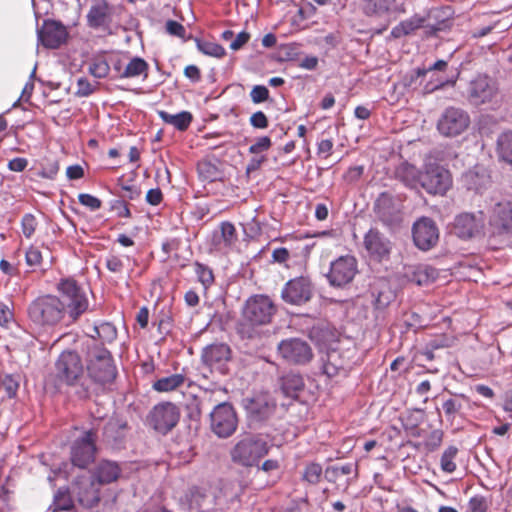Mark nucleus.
I'll list each match as a JSON object with an SVG mask.
<instances>
[{"mask_svg":"<svg viewBox=\"0 0 512 512\" xmlns=\"http://www.w3.org/2000/svg\"><path fill=\"white\" fill-rule=\"evenodd\" d=\"M27 315L35 329L47 330L63 321L66 316L65 304L55 295L39 296L29 304Z\"/></svg>","mask_w":512,"mask_h":512,"instance_id":"obj_1","label":"nucleus"},{"mask_svg":"<svg viewBox=\"0 0 512 512\" xmlns=\"http://www.w3.org/2000/svg\"><path fill=\"white\" fill-rule=\"evenodd\" d=\"M269 451L267 442L260 436L248 435L239 440L231 451L232 460L243 466H253Z\"/></svg>","mask_w":512,"mask_h":512,"instance_id":"obj_2","label":"nucleus"},{"mask_svg":"<svg viewBox=\"0 0 512 512\" xmlns=\"http://www.w3.org/2000/svg\"><path fill=\"white\" fill-rule=\"evenodd\" d=\"M65 304L66 314L72 321H76L89 307L85 291L74 280H62L58 285Z\"/></svg>","mask_w":512,"mask_h":512,"instance_id":"obj_3","label":"nucleus"},{"mask_svg":"<svg viewBox=\"0 0 512 512\" xmlns=\"http://www.w3.org/2000/svg\"><path fill=\"white\" fill-rule=\"evenodd\" d=\"M276 307L273 301L265 295L250 297L243 310V318L251 325H266L271 322Z\"/></svg>","mask_w":512,"mask_h":512,"instance_id":"obj_4","label":"nucleus"},{"mask_svg":"<svg viewBox=\"0 0 512 512\" xmlns=\"http://www.w3.org/2000/svg\"><path fill=\"white\" fill-rule=\"evenodd\" d=\"M470 122L468 112L451 106L446 108L439 117L437 129L445 137H456L468 129Z\"/></svg>","mask_w":512,"mask_h":512,"instance_id":"obj_5","label":"nucleus"},{"mask_svg":"<svg viewBox=\"0 0 512 512\" xmlns=\"http://www.w3.org/2000/svg\"><path fill=\"white\" fill-rule=\"evenodd\" d=\"M238 419L231 404L223 402L210 413V428L219 438L230 437L237 429Z\"/></svg>","mask_w":512,"mask_h":512,"instance_id":"obj_6","label":"nucleus"},{"mask_svg":"<svg viewBox=\"0 0 512 512\" xmlns=\"http://www.w3.org/2000/svg\"><path fill=\"white\" fill-rule=\"evenodd\" d=\"M57 377L68 385L80 384L85 376L80 356L74 351H64L56 362Z\"/></svg>","mask_w":512,"mask_h":512,"instance_id":"obj_7","label":"nucleus"},{"mask_svg":"<svg viewBox=\"0 0 512 512\" xmlns=\"http://www.w3.org/2000/svg\"><path fill=\"white\" fill-rule=\"evenodd\" d=\"M452 186L450 172L438 164H427L422 172V188L429 194L444 195Z\"/></svg>","mask_w":512,"mask_h":512,"instance_id":"obj_8","label":"nucleus"},{"mask_svg":"<svg viewBox=\"0 0 512 512\" xmlns=\"http://www.w3.org/2000/svg\"><path fill=\"white\" fill-rule=\"evenodd\" d=\"M489 225L498 234H512V199H493L488 210Z\"/></svg>","mask_w":512,"mask_h":512,"instance_id":"obj_9","label":"nucleus"},{"mask_svg":"<svg viewBox=\"0 0 512 512\" xmlns=\"http://www.w3.org/2000/svg\"><path fill=\"white\" fill-rule=\"evenodd\" d=\"M180 419L179 408L171 402L155 405L148 415L149 424L157 432L166 434L171 431Z\"/></svg>","mask_w":512,"mask_h":512,"instance_id":"obj_10","label":"nucleus"},{"mask_svg":"<svg viewBox=\"0 0 512 512\" xmlns=\"http://www.w3.org/2000/svg\"><path fill=\"white\" fill-rule=\"evenodd\" d=\"M87 370L91 378L103 384L110 383L116 377L111 354L105 348H98L91 354Z\"/></svg>","mask_w":512,"mask_h":512,"instance_id":"obj_11","label":"nucleus"},{"mask_svg":"<svg viewBox=\"0 0 512 512\" xmlns=\"http://www.w3.org/2000/svg\"><path fill=\"white\" fill-rule=\"evenodd\" d=\"M467 97L476 106L491 103L498 97L497 83L486 75H479L469 83Z\"/></svg>","mask_w":512,"mask_h":512,"instance_id":"obj_12","label":"nucleus"},{"mask_svg":"<svg viewBox=\"0 0 512 512\" xmlns=\"http://www.w3.org/2000/svg\"><path fill=\"white\" fill-rule=\"evenodd\" d=\"M357 272L355 257L340 256L331 263L327 279L332 286L344 287L354 279Z\"/></svg>","mask_w":512,"mask_h":512,"instance_id":"obj_13","label":"nucleus"},{"mask_svg":"<svg viewBox=\"0 0 512 512\" xmlns=\"http://www.w3.org/2000/svg\"><path fill=\"white\" fill-rule=\"evenodd\" d=\"M485 227V215L482 211L464 212L455 217L454 233L461 239L480 235Z\"/></svg>","mask_w":512,"mask_h":512,"instance_id":"obj_14","label":"nucleus"},{"mask_svg":"<svg viewBox=\"0 0 512 512\" xmlns=\"http://www.w3.org/2000/svg\"><path fill=\"white\" fill-rule=\"evenodd\" d=\"M95 440V433L89 430L81 438L74 441L71 447V461L74 466L85 468L94 460Z\"/></svg>","mask_w":512,"mask_h":512,"instance_id":"obj_15","label":"nucleus"},{"mask_svg":"<svg viewBox=\"0 0 512 512\" xmlns=\"http://www.w3.org/2000/svg\"><path fill=\"white\" fill-rule=\"evenodd\" d=\"M101 485L91 475H83L74 483V493L78 502L85 508H93L100 501Z\"/></svg>","mask_w":512,"mask_h":512,"instance_id":"obj_16","label":"nucleus"},{"mask_svg":"<svg viewBox=\"0 0 512 512\" xmlns=\"http://www.w3.org/2000/svg\"><path fill=\"white\" fill-rule=\"evenodd\" d=\"M412 235L415 245L423 251L434 247L439 240V230L435 222L427 217L414 223Z\"/></svg>","mask_w":512,"mask_h":512,"instance_id":"obj_17","label":"nucleus"},{"mask_svg":"<svg viewBox=\"0 0 512 512\" xmlns=\"http://www.w3.org/2000/svg\"><path fill=\"white\" fill-rule=\"evenodd\" d=\"M282 299L292 305H302L312 296V285L308 278L297 277L289 280L281 293Z\"/></svg>","mask_w":512,"mask_h":512,"instance_id":"obj_18","label":"nucleus"},{"mask_svg":"<svg viewBox=\"0 0 512 512\" xmlns=\"http://www.w3.org/2000/svg\"><path fill=\"white\" fill-rule=\"evenodd\" d=\"M278 351L290 363L305 364L312 358L309 344L298 338L283 340L278 345Z\"/></svg>","mask_w":512,"mask_h":512,"instance_id":"obj_19","label":"nucleus"},{"mask_svg":"<svg viewBox=\"0 0 512 512\" xmlns=\"http://www.w3.org/2000/svg\"><path fill=\"white\" fill-rule=\"evenodd\" d=\"M68 33L66 27L60 22L47 20L38 31V37L42 44L47 48H58L67 39Z\"/></svg>","mask_w":512,"mask_h":512,"instance_id":"obj_20","label":"nucleus"},{"mask_svg":"<svg viewBox=\"0 0 512 512\" xmlns=\"http://www.w3.org/2000/svg\"><path fill=\"white\" fill-rule=\"evenodd\" d=\"M113 6L107 0H93L87 13V24L97 29L104 28L112 22Z\"/></svg>","mask_w":512,"mask_h":512,"instance_id":"obj_21","label":"nucleus"},{"mask_svg":"<svg viewBox=\"0 0 512 512\" xmlns=\"http://www.w3.org/2000/svg\"><path fill=\"white\" fill-rule=\"evenodd\" d=\"M231 351L228 345L224 343L211 344L204 348L202 352V361L211 368L224 373V366L229 361Z\"/></svg>","mask_w":512,"mask_h":512,"instance_id":"obj_22","label":"nucleus"},{"mask_svg":"<svg viewBox=\"0 0 512 512\" xmlns=\"http://www.w3.org/2000/svg\"><path fill=\"white\" fill-rule=\"evenodd\" d=\"M245 409L252 421H263L273 414L275 404L267 395H259L246 399Z\"/></svg>","mask_w":512,"mask_h":512,"instance_id":"obj_23","label":"nucleus"},{"mask_svg":"<svg viewBox=\"0 0 512 512\" xmlns=\"http://www.w3.org/2000/svg\"><path fill=\"white\" fill-rule=\"evenodd\" d=\"M238 240L235 226L230 222H223L220 229L212 236V248L221 253H228Z\"/></svg>","mask_w":512,"mask_h":512,"instance_id":"obj_24","label":"nucleus"},{"mask_svg":"<svg viewBox=\"0 0 512 512\" xmlns=\"http://www.w3.org/2000/svg\"><path fill=\"white\" fill-rule=\"evenodd\" d=\"M364 246L372 257L379 260L387 256L391 249L390 241L382 233L373 228L366 233Z\"/></svg>","mask_w":512,"mask_h":512,"instance_id":"obj_25","label":"nucleus"},{"mask_svg":"<svg viewBox=\"0 0 512 512\" xmlns=\"http://www.w3.org/2000/svg\"><path fill=\"white\" fill-rule=\"evenodd\" d=\"M361 12L371 18H381L396 10L395 0H359Z\"/></svg>","mask_w":512,"mask_h":512,"instance_id":"obj_26","label":"nucleus"},{"mask_svg":"<svg viewBox=\"0 0 512 512\" xmlns=\"http://www.w3.org/2000/svg\"><path fill=\"white\" fill-rule=\"evenodd\" d=\"M375 210L381 221L387 225L397 223L401 219L400 207L395 205L394 200L386 194L378 198Z\"/></svg>","mask_w":512,"mask_h":512,"instance_id":"obj_27","label":"nucleus"},{"mask_svg":"<svg viewBox=\"0 0 512 512\" xmlns=\"http://www.w3.org/2000/svg\"><path fill=\"white\" fill-rule=\"evenodd\" d=\"M121 474V468L118 463L110 460L100 461L91 475L100 484H110L115 482Z\"/></svg>","mask_w":512,"mask_h":512,"instance_id":"obj_28","label":"nucleus"},{"mask_svg":"<svg viewBox=\"0 0 512 512\" xmlns=\"http://www.w3.org/2000/svg\"><path fill=\"white\" fill-rule=\"evenodd\" d=\"M183 385L190 386L191 381L184 374L178 373L157 379L152 388L157 392H171Z\"/></svg>","mask_w":512,"mask_h":512,"instance_id":"obj_29","label":"nucleus"},{"mask_svg":"<svg viewBox=\"0 0 512 512\" xmlns=\"http://www.w3.org/2000/svg\"><path fill=\"white\" fill-rule=\"evenodd\" d=\"M395 174L397 179L408 187H422V172H420L414 165L402 163L397 167Z\"/></svg>","mask_w":512,"mask_h":512,"instance_id":"obj_30","label":"nucleus"},{"mask_svg":"<svg viewBox=\"0 0 512 512\" xmlns=\"http://www.w3.org/2000/svg\"><path fill=\"white\" fill-rule=\"evenodd\" d=\"M462 181L467 189L479 192L489 184L490 177L484 169H475L465 172Z\"/></svg>","mask_w":512,"mask_h":512,"instance_id":"obj_31","label":"nucleus"},{"mask_svg":"<svg viewBox=\"0 0 512 512\" xmlns=\"http://www.w3.org/2000/svg\"><path fill=\"white\" fill-rule=\"evenodd\" d=\"M158 115L165 123L174 126L180 131L186 130L192 121V115L187 111H182L177 114H170L166 111H158Z\"/></svg>","mask_w":512,"mask_h":512,"instance_id":"obj_32","label":"nucleus"},{"mask_svg":"<svg viewBox=\"0 0 512 512\" xmlns=\"http://www.w3.org/2000/svg\"><path fill=\"white\" fill-rule=\"evenodd\" d=\"M496 152L502 161L512 165V131H505L498 136Z\"/></svg>","mask_w":512,"mask_h":512,"instance_id":"obj_33","label":"nucleus"},{"mask_svg":"<svg viewBox=\"0 0 512 512\" xmlns=\"http://www.w3.org/2000/svg\"><path fill=\"white\" fill-rule=\"evenodd\" d=\"M281 387L286 396L295 398L304 388V381L300 375L289 373L282 378Z\"/></svg>","mask_w":512,"mask_h":512,"instance_id":"obj_34","label":"nucleus"},{"mask_svg":"<svg viewBox=\"0 0 512 512\" xmlns=\"http://www.w3.org/2000/svg\"><path fill=\"white\" fill-rule=\"evenodd\" d=\"M147 71V62L140 57H134L129 61V63L125 64L123 72L120 74V77L134 78L140 75H144V77H147Z\"/></svg>","mask_w":512,"mask_h":512,"instance_id":"obj_35","label":"nucleus"},{"mask_svg":"<svg viewBox=\"0 0 512 512\" xmlns=\"http://www.w3.org/2000/svg\"><path fill=\"white\" fill-rule=\"evenodd\" d=\"M354 473L357 475V464L346 463L343 465H332L325 469L324 477L327 481L335 483L341 476L350 475Z\"/></svg>","mask_w":512,"mask_h":512,"instance_id":"obj_36","label":"nucleus"},{"mask_svg":"<svg viewBox=\"0 0 512 512\" xmlns=\"http://www.w3.org/2000/svg\"><path fill=\"white\" fill-rule=\"evenodd\" d=\"M464 401H468V398L464 394L456 395L454 398H449L444 401L442 408L447 420H454L456 414L462 409Z\"/></svg>","mask_w":512,"mask_h":512,"instance_id":"obj_37","label":"nucleus"},{"mask_svg":"<svg viewBox=\"0 0 512 512\" xmlns=\"http://www.w3.org/2000/svg\"><path fill=\"white\" fill-rule=\"evenodd\" d=\"M197 171L199 174V177L203 181L207 182H213L221 177V172L218 169L217 165L212 163L211 161H201L197 165Z\"/></svg>","mask_w":512,"mask_h":512,"instance_id":"obj_38","label":"nucleus"},{"mask_svg":"<svg viewBox=\"0 0 512 512\" xmlns=\"http://www.w3.org/2000/svg\"><path fill=\"white\" fill-rule=\"evenodd\" d=\"M72 506L73 502L69 492L65 489H59L54 495V500L49 510L51 512L68 511Z\"/></svg>","mask_w":512,"mask_h":512,"instance_id":"obj_39","label":"nucleus"},{"mask_svg":"<svg viewBox=\"0 0 512 512\" xmlns=\"http://www.w3.org/2000/svg\"><path fill=\"white\" fill-rule=\"evenodd\" d=\"M437 277V270L428 265H420L416 268L412 281L418 285H426Z\"/></svg>","mask_w":512,"mask_h":512,"instance_id":"obj_40","label":"nucleus"},{"mask_svg":"<svg viewBox=\"0 0 512 512\" xmlns=\"http://www.w3.org/2000/svg\"><path fill=\"white\" fill-rule=\"evenodd\" d=\"M93 332L94 334H92L91 337H98L104 342H112L117 336L116 328L109 322H103L100 325H95L93 327Z\"/></svg>","mask_w":512,"mask_h":512,"instance_id":"obj_41","label":"nucleus"},{"mask_svg":"<svg viewBox=\"0 0 512 512\" xmlns=\"http://www.w3.org/2000/svg\"><path fill=\"white\" fill-rule=\"evenodd\" d=\"M186 499L189 503L190 512L202 511L201 507L206 499V495L202 489L198 487H192L186 494Z\"/></svg>","mask_w":512,"mask_h":512,"instance_id":"obj_42","label":"nucleus"},{"mask_svg":"<svg viewBox=\"0 0 512 512\" xmlns=\"http://www.w3.org/2000/svg\"><path fill=\"white\" fill-rule=\"evenodd\" d=\"M88 70L95 78H105L109 73L110 66L104 57L99 56L92 60Z\"/></svg>","mask_w":512,"mask_h":512,"instance_id":"obj_43","label":"nucleus"},{"mask_svg":"<svg viewBox=\"0 0 512 512\" xmlns=\"http://www.w3.org/2000/svg\"><path fill=\"white\" fill-rule=\"evenodd\" d=\"M322 473V466L318 463L311 462L305 466L302 479L309 484L315 485L320 481Z\"/></svg>","mask_w":512,"mask_h":512,"instance_id":"obj_44","label":"nucleus"},{"mask_svg":"<svg viewBox=\"0 0 512 512\" xmlns=\"http://www.w3.org/2000/svg\"><path fill=\"white\" fill-rule=\"evenodd\" d=\"M458 453V449L455 446H449L442 454L440 464L443 471L452 473L456 469L454 459Z\"/></svg>","mask_w":512,"mask_h":512,"instance_id":"obj_45","label":"nucleus"},{"mask_svg":"<svg viewBox=\"0 0 512 512\" xmlns=\"http://www.w3.org/2000/svg\"><path fill=\"white\" fill-rule=\"evenodd\" d=\"M198 49L205 55L221 58L225 55V49L215 42L203 41L198 42Z\"/></svg>","mask_w":512,"mask_h":512,"instance_id":"obj_46","label":"nucleus"},{"mask_svg":"<svg viewBox=\"0 0 512 512\" xmlns=\"http://www.w3.org/2000/svg\"><path fill=\"white\" fill-rule=\"evenodd\" d=\"M337 357L338 353L336 351H331L327 354V360L323 364V371L329 377L337 375L339 370L342 369V365L338 363Z\"/></svg>","mask_w":512,"mask_h":512,"instance_id":"obj_47","label":"nucleus"},{"mask_svg":"<svg viewBox=\"0 0 512 512\" xmlns=\"http://www.w3.org/2000/svg\"><path fill=\"white\" fill-rule=\"evenodd\" d=\"M194 266L198 280L205 288L209 287L214 282L212 270L208 266L199 262H196Z\"/></svg>","mask_w":512,"mask_h":512,"instance_id":"obj_48","label":"nucleus"},{"mask_svg":"<svg viewBox=\"0 0 512 512\" xmlns=\"http://www.w3.org/2000/svg\"><path fill=\"white\" fill-rule=\"evenodd\" d=\"M38 222L36 217L31 213H26L21 219V229L23 235L29 239L33 236Z\"/></svg>","mask_w":512,"mask_h":512,"instance_id":"obj_49","label":"nucleus"},{"mask_svg":"<svg viewBox=\"0 0 512 512\" xmlns=\"http://www.w3.org/2000/svg\"><path fill=\"white\" fill-rule=\"evenodd\" d=\"M418 27H419V24H417L416 22H414L412 20L403 21L399 25L395 26L392 29L391 34L395 38H400L402 36L410 34L411 32H413Z\"/></svg>","mask_w":512,"mask_h":512,"instance_id":"obj_50","label":"nucleus"},{"mask_svg":"<svg viewBox=\"0 0 512 512\" xmlns=\"http://www.w3.org/2000/svg\"><path fill=\"white\" fill-rule=\"evenodd\" d=\"M26 264L32 268H37L42 262L41 251L34 246H30L25 253Z\"/></svg>","mask_w":512,"mask_h":512,"instance_id":"obj_51","label":"nucleus"},{"mask_svg":"<svg viewBox=\"0 0 512 512\" xmlns=\"http://www.w3.org/2000/svg\"><path fill=\"white\" fill-rule=\"evenodd\" d=\"M250 97L253 103H262L269 98V90L263 85H256L252 88Z\"/></svg>","mask_w":512,"mask_h":512,"instance_id":"obj_52","label":"nucleus"},{"mask_svg":"<svg viewBox=\"0 0 512 512\" xmlns=\"http://www.w3.org/2000/svg\"><path fill=\"white\" fill-rule=\"evenodd\" d=\"M78 200L83 206L92 211L98 210L101 207L100 199L91 194L81 193L78 196Z\"/></svg>","mask_w":512,"mask_h":512,"instance_id":"obj_53","label":"nucleus"},{"mask_svg":"<svg viewBox=\"0 0 512 512\" xmlns=\"http://www.w3.org/2000/svg\"><path fill=\"white\" fill-rule=\"evenodd\" d=\"M271 147V139L268 136L258 138L254 144L249 147V152L252 154H259L269 150Z\"/></svg>","mask_w":512,"mask_h":512,"instance_id":"obj_54","label":"nucleus"},{"mask_svg":"<svg viewBox=\"0 0 512 512\" xmlns=\"http://www.w3.org/2000/svg\"><path fill=\"white\" fill-rule=\"evenodd\" d=\"M468 505L471 512H486L488 509L486 498L479 495L472 497Z\"/></svg>","mask_w":512,"mask_h":512,"instance_id":"obj_55","label":"nucleus"},{"mask_svg":"<svg viewBox=\"0 0 512 512\" xmlns=\"http://www.w3.org/2000/svg\"><path fill=\"white\" fill-rule=\"evenodd\" d=\"M95 85H93L86 78H79L77 80V91L76 94L81 97H87L93 93Z\"/></svg>","mask_w":512,"mask_h":512,"instance_id":"obj_56","label":"nucleus"},{"mask_svg":"<svg viewBox=\"0 0 512 512\" xmlns=\"http://www.w3.org/2000/svg\"><path fill=\"white\" fill-rule=\"evenodd\" d=\"M443 439V432L439 429L433 430L425 442V446L430 450H436Z\"/></svg>","mask_w":512,"mask_h":512,"instance_id":"obj_57","label":"nucleus"},{"mask_svg":"<svg viewBox=\"0 0 512 512\" xmlns=\"http://www.w3.org/2000/svg\"><path fill=\"white\" fill-rule=\"evenodd\" d=\"M166 31L172 35L180 38L185 37L186 29L182 24L174 20H168L166 22Z\"/></svg>","mask_w":512,"mask_h":512,"instance_id":"obj_58","label":"nucleus"},{"mask_svg":"<svg viewBox=\"0 0 512 512\" xmlns=\"http://www.w3.org/2000/svg\"><path fill=\"white\" fill-rule=\"evenodd\" d=\"M250 124L254 128L265 129L268 127V119L262 111H257L251 115Z\"/></svg>","mask_w":512,"mask_h":512,"instance_id":"obj_59","label":"nucleus"},{"mask_svg":"<svg viewBox=\"0 0 512 512\" xmlns=\"http://www.w3.org/2000/svg\"><path fill=\"white\" fill-rule=\"evenodd\" d=\"M250 39V34L246 31L240 32L230 43L233 51L241 49Z\"/></svg>","mask_w":512,"mask_h":512,"instance_id":"obj_60","label":"nucleus"},{"mask_svg":"<svg viewBox=\"0 0 512 512\" xmlns=\"http://www.w3.org/2000/svg\"><path fill=\"white\" fill-rule=\"evenodd\" d=\"M3 387L7 393V395L12 398L16 395L19 383L12 376L5 377L3 381Z\"/></svg>","mask_w":512,"mask_h":512,"instance_id":"obj_61","label":"nucleus"},{"mask_svg":"<svg viewBox=\"0 0 512 512\" xmlns=\"http://www.w3.org/2000/svg\"><path fill=\"white\" fill-rule=\"evenodd\" d=\"M363 171H364L363 166L350 167L344 174V179L350 183L355 182L362 176Z\"/></svg>","mask_w":512,"mask_h":512,"instance_id":"obj_62","label":"nucleus"},{"mask_svg":"<svg viewBox=\"0 0 512 512\" xmlns=\"http://www.w3.org/2000/svg\"><path fill=\"white\" fill-rule=\"evenodd\" d=\"M106 267L109 271L118 273L123 270V262L118 256H109L106 260Z\"/></svg>","mask_w":512,"mask_h":512,"instance_id":"obj_63","label":"nucleus"},{"mask_svg":"<svg viewBox=\"0 0 512 512\" xmlns=\"http://www.w3.org/2000/svg\"><path fill=\"white\" fill-rule=\"evenodd\" d=\"M290 258V253L289 251L284 248V247H281V248H276L273 250L272 252V259L274 262L276 263H280V264H283L285 263L288 259Z\"/></svg>","mask_w":512,"mask_h":512,"instance_id":"obj_64","label":"nucleus"}]
</instances>
